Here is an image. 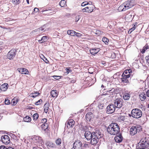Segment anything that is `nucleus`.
Masks as SVG:
<instances>
[{"label":"nucleus","mask_w":149,"mask_h":149,"mask_svg":"<svg viewBox=\"0 0 149 149\" xmlns=\"http://www.w3.org/2000/svg\"><path fill=\"white\" fill-rule=\"evenodd\" d=\"M100 50V49L98 48H94L91 49L90 50V52L91 54L94 55L95 54L97 53Z\"/></svg>","instance_id":"19"},{"label":"nucleus","mask_w":149,"mask_h":149,"mask_svg":"<svg viewBox=\"0 0 149 149\" xmlns=\"http://www.w3.org/2000/svg\"><path fill=\"white\" fill-rule=\"evenodd\" d=\"M5 103L6 104H8L10 103V100H8L6 99L5 101Z\"/></svg>","instance_id":"50"},{"label":"nucleus","mask_w":149,"mask_h":149,"mask_svg":"<svg viewBox=\"0 0 149 149\" xmlns=\"http://www.w3.org/2000/svg\"><path fill=\"white\" fill-rule=\"evenodd\" d=\"M93 116V114L91 112L88 113L86 115V120L88 121H90L91 119Z\"/></svg>","instance_id":"18"},{"label":"nucleus","mask_w":149,"mask_h":149,"mask_svg":"<svg viewBox=\"0 0 149 149\" xmlns=\"http://www.w3.org/2000/svg\"><path fill=\"white\" fill-rule=\"evenodd\" d=\"M115 89L113 88H112L111 90L107 91V92L106 93L103 94L104 95H113L115 93Z\"/></svg>","instance_id":"21"},{"label":"nucleus","mask_w":149,"mask_h":149,"mask_svg":"<svg viewBox=\"0 0 149 149\" xmlns=\"http://www.w3.org/2000/svg\"><path fill=\"white\" fill-rule=\"evenodd\" d=\"M46 145L48 147H49L51 148L56 147L55 144L51 142H47L46 143Z\"/></svg>","instance_id":"23"},{"label":"nucleus","mask_w":149,"mask_h":149,"mask_svg":"<svg viewBox=\"0 0 149 149\" xmlns=\"http://www.w3.org/2000/svg\"><path fill=\"white\" fill-rule=\"evenodd\" d=\"M94 6L92 4H90L88 5L86 7L82 9V12H83L91 13L92 12L93 9L95 8Z\"/></svg>","instance_id":"7"},{"label":"nucleus","mask_w":149,"mask_h":149,"mask_svg":"<svg viewBox=\"0 0 149 149\" xmlns=\"http://www.w3.org/2000/svg\"><path fill=\"white\" fill-rule=\"evenodd\" d=\"M145 59L146 62L149 63V56H146L145 57Z\"/></svg>","instance_id":"49"},{"label":"nucleus","mask_w":149,"mask_h":149,"mask_svg":"<svg viewBox=\"0 0 149 149\" xmlns=\"http://www.w3.org/2000/svg\"><path fill=\"white\" fill-rule=\"evenodd\" d=\"M53 77L55 79L58 80L61 78V76H53Z\"/></svg>","instance_id":"47"},{"label":"nucleus","mask_w":149,"mask_h":149,"mask_svg":"<svg viewBox=\"0 0 149 149\" xmlns=\"http://www.w3.org/2000/svg\"><path fill=\"white\" fill-rule=\"evenodd\" d=\"M144 48H145V49H147L149 48V47L148 46L147 44H146L145 45V46L144 47Z\"/></svg>","instance_id":"58"},{"label":"nucleus","mask_w":149,"mask_h":149,"mask_svg":"<svg viewBox=\"0 0 149 149\" xmlns=\"http://www.w3.org/2000/svg\"><path fill=\"white\" fill-rule=\"evenodd\" d=\"M84 2V3H85V5H87V6H88V4H92V2H88L87 1H85V2Z\"/></svg>","instance_id":"55"},{"label":"nucleus","mask_w":149,"mask_h":149,"mask_svg":"<svg viewBox=\"0 0 149 149\" xmlns=\"http://www.w3.org/2000/svg\"><path fill=\"white\" fill-rule=\"evenodd\" d=\"M119 118L120 120L122 121H124L125 119V117L123 116H120Z\"/></svg>","instance_id":"48"},{"label":"nucleus","mask_w":149,"mask_h":149,"mask_svg":"<svg viewBox=\"0 0 149 149\" xmlns=\"http://www.w3.org/2000/svg\"><path fill=\"white\" fill-rule=\"evenodd\" d=\"M1 140L3 143L6 144H8L10 142V138L7 135L2 136L1 137Z\"/></svg>","instance_id":"13"},{"label":"nucleus","mask_w":149,"mask_h":149,"mask_svg":"<svg viewBox=\"0 0 149 149\" xmlns=\"http://www.w3.org/2000/svg\"><path fill=\"white\" fill-rule=\"evenodd\" d=\"M113 104L116 108H120L123 105V100L120 98H117L114 100Z\"/></svg>","instance_id":"8"},{"label":"nucleus","mask_w":149,"mask_h":149,"mask_svg":"<svg viewBox=\"0 0 149 149\" xmlns=\"http://www.w3.org/2000/svg\"><path fill=\"white\" fill-rule=\"evenodd\" d=\"M137 23H135V24H133L132 25V27H134L135 29L136 28V27L137 26Z\"/></svg>","instance_id":"56"},{"label":"nucleus","mask_w":149,"mask_h":149,"mask_svg":"<svg viewBox=\"0 0 149 149\" xmlns=\"http://www.w3.org/2000/svg\"><path fill=\"white\" fill-rule=\"evenodd\" d=\"M40 95V93L38 92H36L34 93H31V97L34 98L38 95Z\"/></svg>","instance_id":"34"},{"label":"nucleus","mask_w":149,"mask_h":149,"mask_svg":"<svg viewBox=\"0 0 149 149\" xmlns=\"http://www.w3.org/2000/svg\"><path fill=\"white\" fill-rule=\"evenodd\" d=\"M133 1H127L122 4L118 8L119 11H125L126 10L132 8L134 5L133 3Z\"/></svg>","instance_id":"3"},{"label":"nucleus","mask_w":149,"mask_h":149,"mask_svg":"<svg viewBox=\"0 0 149 149\" xmlns=\"http://www.w3.org/2000/svg\"><path fill=\"white\" fill-rule=\"evenodd\" d=\"M80 17V16L79 15L76 16L75 17V21L77 22L79 20Z\"/></svg>","instance_id":"44"},{"label":"nucleus","mask_w":149,"mask_h":149,"mask_svg":"<svg viewBox=\"0 0 149 149\" xmlns=\"http://www.w3.org/2000/svg\"><path fill=\"white\" fill-rule=\"evenodd\" d=\"M42 102V100L41 99H40L35 103V104L36 105L40 104H41V102Z\"/></svg>","instance_id":"45"},{"label":"nucleus","mask_w":149,"mask_h":149,"mask_svg":"<svg viewBox=\"0 0 149 149\" xmlns=\"http://www.w3.org/2000/svg\"><path fill=\"white\" fill-rule=\"evenodd\" d=\"M49 103H45L44 106V112L47 113L48 111L49 108Z\"/></svg>","instance_id":"24"},{"label":"nucleus","mask_w":149,"mask_h":149,"mask_svg":"<svg viewBox=\"0 0 149 149\" xmlns=\"http://www.w3.org/2000/svg\"><path fill=\"white\" fill-rule=\"evenodd\" d=\"M42 129L44 130H45L48 127V125L47 123L42 124L41 125Z\"/></svg>","instance_id":"31"},{"label":"nucleus","mask_w":149,"mask_h":149,"mask_svg":"<svg viewBox=\"0 0 149 149\" xmlns=\"http://www.w3.org/2000/svg\"><path fill=\"white\" fill-rule=\"evenodd\" d=\"M0 149H7V148L4 146H0Z\"/></svg>","instance_id":"53"},{"label":"nucleus","mask_w":149,"mask_h":149,"mask_svg":"<svg viewBox=\"0 0 149 149\" xmlns=\"http://www.w3.org/2000/svg\"><path fill=\"white\" fill-rule=\"evenodd\" d=\"M21 72L22 74H27L29 73V71L27 70L24 68H21L19 71V72Z\"/></svg>","instance_id":"27"},{"label":"nucleus","mask_w":149,"mask_h":149,"mask_svg":"<svg viewBox=\"0 0 149 149\" xmlns=\"http://www.w3.org/2000/svg\"><path fill=\"white\" fill-rule=\"evenodd\" d=\"M56 144L58 146L60 145L61 143V139L58 138L55 141Z\"/></svg>","instance_id":"35"},{"label":"nucleus","mask_w":149,"mask_h":149,"mask_svg":"<svg viewBox=\"0 0 149 149\" xmlns=\"http://www.w3.org/2000/svg\"><path fill=\"white\" fill-rule=\"evenodd\" d=\"M142 112L139 109L136 108L133 109L131 112V116L136 118H141L142 116Z\"/></svg>","instance_id":"4"},{"label":"nucleus","mask_w":149,"mask_h":149,"mask_svg":"<svg viewBox=\"0 0 149 149\" xmlns=\"http://www.w3.org/2000/svg\"><path fill=\"white\" fill-rule=\"evenodd\" d=\"M39 117L38 114L37 113H35L33 116V119L34 120H36Z\"/></svg>","instance_id":"37"},{"label":"nucleus","mask_w":149,"mask_h":149,"mask_svg":"<svg viewBox=\"0 0 149 149\" xmlns=\"http://www.w3.org/2000/svg\"><path fill=\"white\" fill-rule=\"evenodd\" d=\"M39 29H40V32L41 31H42L44 30V29L42 28V27L40 28H39Z\"/></svg>","instance_id":"64"},{"label":"nucleus","mask_w":149,"mask_h":149,"mask_svg":"<svg viewBox=\"0 0 149 149\" xmlns=\"http://www.w3.org/2000/svg\"><path fill=\"white\" fill-rule=\"evenodd\" d=\"M123 97L125 100H128L130 97V95L129 93H126L123 95Z\"/></svg>","instance_id":"29"},{"label":"nucleus","mask_w":149,"mask_h":149,"mask_svg":"<svg viewBox=\"0 0 149 149\" xmlns=\"http://www.w3.org/2000/svg\"><path fill=\"white\" fill-rule=\"evenodd\" d=\"M33 33L35 32H37V34H39L40 33H41V32L40 31V29L39 28H38V29H36L34 31H33L32 32Z\"/></svg>","instance_id":"39"},{"label":"nucleus","mask_w":149,"mask_h":149,"mask_svg":"<svg viewBox=\"0 0 149 149\" xmlns=\"http://www.w3.org/2000/svg\"><path fill=\"white\" fill-rule=\"evenodd\" d=\"M128 74V71H127V70H125L122 74H124L125 75H127V74Z\"/></svg>","instance_id":"54"},{"label":"nucleus","mask_w":149,"mask_h":149,"mask_svg":"<svg viewBox=\"0 0 149 149\" xmlns=\"http://www.w3.org/2000/svg\"><path fill=\"white\" fill-rule=\"evenodd\" d=\"M82 145L83 144L80 140H77L73 144V148L74 149H83Z\"/></svg>","instance_id":"6"},{"label":"nucleus","mask_w":149,"mask_h":149,"mask_svg":"<svg viewBox=\"0 0 149 149\" xmlns=\"http://www.w3.org/2000/svg\"><path fill=\"white\" fill-rule=\"evenodd\" d=\"M12 103L13 105H16L17 103V102H18V100H16V101L15 100H12Z\"/></svg>","instance_id":"51"},{"label":"nucleus","mask_w":149,"mask_h":149,"mask_svg":"<svg viewBox=\"0 0 149 149\" xmlns=\"http://www.w3.org/2000/svg\"><path fill=\"white\" fill-rule=\"evenodd\" d=\"M23 120L25 122H29L31 121V118L29 116H27L24 117L23 118Z\"/></svg>","instance_id":"32"},{"label":"nucleus","mask_w":149,"mask_h":149,"mask_svg":"<svg viewBox=\"0 0 149 149\" xmlns=\"http://www.w3.org/2000/svg\"><path fill=\"white\" fill-rule=\"evenodd\" d=\"M135 29L134 27H132V28L130 29L128 31V33L129 34H130Z\"/></svg>","instance_id":"46"},{"label":"nucleus","mask_w":149,"mask_h":149,"mask_svg":"<svg viewBox=\"0 0 149 149\" xmlns=\"http://www.w3.org/2000/svg\"><path fill=\"white\" fill-rule=\"evenodd\" d=\"M102 32L101 31L99 30H96L95 32V33L98 36H99L100 35L102 34Z\"/></svg>","instance_id":"40"},{"label":"nucleus","mask_w":149,"mask_h":149,"mask_svg":"<svg viewBox=\"0 0 149 149\" xmlns=\"http://www.w3.org/2000/svg\"><path fill=\"white\" fill-rule=\"evenodd\" d=\"M102 41L106 44H107L109 41V39L105 37H103L102 38Z\"/></svg>","instance_id":"36"},{"label":"nucleus","mask_w":149,"mask_h":149,"mask_svg":"<svg viewBox=\"0 0 149 149\" xmlns=\"http://www.w3.org/2000/svg\"><path fill=\"white\" fill-rule=\"evenodd\" d=\"M8 85L7 83H4L0 87V90H1L3 91H6L8 88Z\"/></svg>","instance_id":"20"},{"label":"nucleus","mask_w":149,"mask_h":149,"mask_svg":"<svg viewBox=\"0 0 149 149\" xmlns=\"http://www.w3.org/2000/svg\"><path fill=\"white\" fill-rule=\"evenodd\" d=\"M103 105H102L101 104L100 105H99L98 106V107H99V108H101V109H102L103 107Z\"/></svg>","instance_id":"63"},{"label":"nucleus","mask_w":149,"mask_h":149,"mask_svg":"<svg viewBox=\"0 0 149 149\" xmlns=\"http://www.w3.org/2000/svg\"><path fill=\"white\" fill-rule=\"evenodd\" d=\"M39 10L38 8H35L34 9V11L36 12H37L39 11Z\"/></svg>","instance_id":"61"},{"label":"nucleus","mask_w":149,"mask_h":149,"mask_svg":"<svg viewBox=\"0 0 149 149\" xmlns=\"http://www.w3.org/2000/svg\"><path fill=\"white\" fill-rule=\"evenodd\" d=\"M108 132L112 135L117 134L119 132L120 128L116 123H113L110 124L107 128Z\"/></svg>","instance_id":"1"},{"label":"nucleus","mask_w":149,"mask_h":149,"mask_svg":"<svg viewBox=\"0 0 149 149\" xmlns=\"http://www.w3.org/2000/svg\"><path fill=\"white\" fill-rule=\"evenodd\" d=\"M75 122L72 119H70L68 120L65 123L67 124V127L70 128L72 127L74 125Z\"/></svg>","instance_id":"16"},{"label":"nucleus","mask_w":149,"mask_h":149,"mask_svg":"<svg viewBox=\"0 0 149 149\" xmlns=\"http://www.w3.org/2000/svg\"><path fill=\"white\" fill-rule=\"evenodd\" d=\"M148 139L146 138H143L140 141L141 142V143H145L146 142L147 140H148Z\"/></svg>","instance_id":"41"},{"label":"nucleus","mask_w":149,"mask_h":149,"mask_svg":"<svg viewBox=\"0 0 149 149\" xmlns=\"http://www.w3.org/2000/svg\"><path fill=\"white\" fill-rule=\"evenodd\" d=\"M122 77L121 79L122 82L123 83H128L129 82L128 79L130 77V74L125 75L122 74L121 76Z\"/></svg>","instance_id":"14"},{"label":"nucleus","mask_w":149,"mask_h":149,"mask_svg":"<svg viewBox=\"0 0 149 149\" xmlns=\"http://www.w3.org/2000/svg\"><path fill=\"white\" fill-rule=\"evenodd\" d=\"M116 108L113 104H109L107 107V113L108 114L113 113L115 111Z\"/></svg>","instance_id":"9"},{"label":"nucleus","mask_w":149,"mask_h":149,"mask_svg":"<svg viewBox=\"0 0 149 149\" xmlns=\"http://www.w3.org/2000/svg\"><path fill=\"white\" fill-rule=\"evenodd\" d=\"M32 139L33 142L35 143L39 144L43 143L42 138L39 136H35Z\"/></svg>","instance_id":"10"},{"label":"nucleus","mask_w":149,"mask_h":149,"mask_svg":"<svg viewBox=\"0 0 149 149\" xmlns=\"http://www.w3.org/2000/svg\"><path fill=\"white\" fill-rule=\"evenodd\" d=\"M47 121V119L46 118H43L41 120L40 123L42 124L46 123Z\"/></svg>","instance_id":"43"},{"label":"nucleus","mask_w":149,"mask_h":149,"mask_svg":"<svg viewBox=\"0 0 149 149\" xmlns=\"http://www.w3.org/2000/svg\"><path fill=\"white\" fill-rule=\"evenodd\" d=\"M83 145L82 146H83V149L84 148H88L89 147V144L86 143H84L83 144Z\"/></svg>","instance_id":"42"},{"label":"nucleus","mask_w":149,"mask_h":149,"mask_svg":"<svg viewBox=\"0 0 149 149\" xmlns=\"http://www.w3.org/2000/svg\"><path fill=\"white\" fill-rule=\"evenodd\" d=\"M140 99L142 101H144L146 99V96L144 93H142L139 95Z\"/></svg>","instance_id":"26"},{"label":"nucleus","mask_w":149,"mask_h":149,"mask_svg":"<svg viewBox=\"0 0 149 149\" xmlns=\"http://www.w3.org/2000/svg\"><path fill=\"white\" fill-rule=\"evenodd\" d=\"M134 16V13L133 11H131L126 14L125 17V19L128 21H132Z\"/></svg>","instance_id":"12"},{"label":"nucleus","mask_w":149,"mask_h":149,"mask_svg":"<svg viewBox=\"0 0 149 149\" xmlns=\"http://www.w3.org/2000/svg\"><path fill=\"white\" fill-rule=\"evenodd\" d=\"M141 127L139 125H136L132 127L130 129V134L131 135L133 136L139 132L141 130Z\"/></svg>","instance_id":"5"},{"label":"nucleus","mask_w":149,"mask_h":149,"mask_svg":"<svg viewBox=\"0 0 149 149\" xmlns=\"http://www.w3.org/2000/svg\"><path fill=\"white\" fill-rule=\"evenodd\" d=\"M65 70L67 71L66 72L67 74H68L70 72H70H71V70H70L67 68H66Z\"/></svg>","instance_id":"57"},{"label":"nucleus","mask_w":149,"mask_h":149,"mask_svg":"<svg viewBox=\"0 0 149 149\" xmlns=\"http://www.w3.org/2000/svg\"><path fill=\"white\" fill-rule=\"evenodd\" d=\"M127 71H128V74H130V75H131V73H132V70H131V69H128V70H127Z\"/></svg>","instance_id":"60"},{"label":"nucleus","mask_w":149,"mask_h":149,"mask_svg":"<svg viewBox=\"0 0 149 149\" xmlns=\"http://www.w3.org/2000/svg\"><path fill=\"white\" fill-rule=\"evenodd\" d=\"M16 50L15 49H12L10 50L7 54L8 58L9 59H13L16 54Z\"/></svg>","instance_id":"11"},{"label":"nucleus","mask_w":149,"mask_h":149,"mask_svg":"<svg viewBox=\"0 0 149 149\" xmlns=\"http://www.w3.org/2000/svg\"><path fill=\"white\" fill-rule=\"evenodd\" d=\"M123 138L122 135L120 134L119 135H117L114 138V139L116 142L117 143H120L122 142Z\"/></svg>","instance_id":"17"},{"label":"nucleus","mask_w":149,"mask_h":149,"mask_svg":"<svg viewBox=\"0 0 149 149\" xmlns=\"http://www.w3.org/2000/svg\"><path fill=\"white\" fill-rule=\"evenodd\" d=\"M51 95L53 97H56L58 95L56 90H52L51 92Z\"/></svg>","instance_id":"28"},{"label":"nucleus","mask_w":149,"mask_h":149,"mask_svg":"<svg viewBox=\"0 0 149 149\" xmlns=\"http://www.w3.org/2000/svg\"><path fill=\"white\" fill-rule=\"evenodd\" d=\"M146 49L145 48H143V49H142V51H141V53L142 54H143L145 53V51L146 50V49Z\"/></svg>","instance_id":"62"},{"label":"nucleus","mask_w":149,"mask_h":149,"mask_svg":"<svg viewBox=\"0 0 149 149\" xmlns=\"http://www.w3.org/2000/svg\"><path fill=\"white\" fill-rule=\"evenodd\" d=\"M76 33V32L75 31L72 30H68L67 31L68 34L72 36H75Z\"/></svg>","instance_id":"25"},{"label":"nucleus","mask_w":149,"mask_h":149,"mask_svg":"<svg viewBox=\"0 0 149 149\" xmlns=\"http://www.w3.org/2000/svg\"><path fill=\"white\" fill-rule=\"evenodd\" d=\"M140 145L142 147H144L149 149V143L148 140H147L145 143H141Z\"/></svg>","instance_id":"22"},{"label":"nucleus","mask_w":149,"mask_h":149,"mask_svg":"<svg viewBox=\"0 0 149 149\" xmlns=\"http://www.w3.org/2000/svg\"><path fill=\"white\" fill-rule=\"evenodd\" d=\"M75 34V35L79 37H80L82 35L81 33H77L76 32Z\"/></svg>","instance_id":"52"},{"label":"nucleus","mask_w":149,"mask_h":149,"mask_svg":"<svg viewBox=\"0 0 149 149\" xmlns=\"http://www.w3.org/2000/svg\"><path fill=\"white\" fill-rule=\"evenodd\" d=\"M12 2L15 4H18L20 3V0H12Z\"/></svg>","instance_id":"38"},{"label":"nucleus","mask_w":149,"mask_h":149,"mask_svg":"<svg viewBox=\"0 0 149 149\" xmlns=\"http://www.w3.org/2000/svg\"><path fill=\"white\" fill-rule=\"evenodd\" d=\"M93 135V132L91 133L89 131L86 132L84 134L85 137L88 141L91 140Z\"/></svg>","instance_id":"15"},{"label":"nucleus","mask_w":149,"mask_h":149,"mask_svg":"<svg viewBox=\"0 0 149 149\" xmlns=\"http://www.w3.org/2000/svg\"><path fill=\"white\" fill-rule=\"evenodd\" d=\"M93 135L91 139L90 143L92 145H95L98 142L99 139L102 136L101 132L98 130L93 132Z\"/></svg>","instance_id":"2"},{"label":"nucleus","mask_w":149,"mask_h":149,"mask_svg":"<svg viewBox=\"0 0 149 149\" xmlns=\"http://www.w3.org/2000/svg\"><path fill=\"white\" fill-rule=\"evenodd\" d=\"M66 2L64 0H62L60 1L59 4L61 7H65L66 6Z\"/></svg>","instance_id":"30"},{"label":"nucleus","mask_w":149,"mask_h":149,"mask_svg":"<svg viewBox=\"0 0 149 149\" xmlns=\"http://www.w3.org/2000/svg\"><path fill=\"white\" fill-rule=\"evenodd\" d=\"M146 94L147 96L149 97V90L146 92Z\"/></svg>","instance_id":"59"},{"label":"nucleus","mask_w":149,"mask_h":149,"mask_svg":"<svg viewBox=\"0 0 149 149\" xmlns=\"http://www.w3.org/2000/svg\"><path fill=\"white\" fill-rule=\"evenodd\" d=\"M47 36H44L42 37L41 40H39L38 41L40 43H42L43 42H44L47 41Z\"/></svg>","instance_id":"33"}]
</instances>
